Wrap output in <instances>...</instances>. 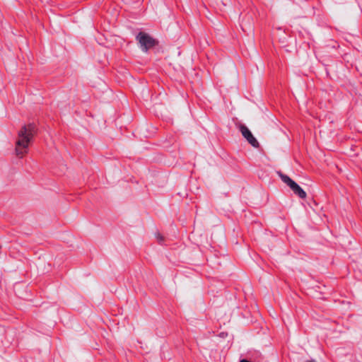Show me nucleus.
Wrapping results in <instances>:
<instances>
[{"instance_id":"2","label":"nucleus","mask_w":362,"mask_h":362,"mask_svg":"<svg viewBox=\"0 0 362 362\" xmlns=\"http://www.w3.org/2000/svg\"><path fill=\"white\" fill-rule=\"evenodd\" d=\"M278 174L281 180L291 188L294 194L302 199L306 197L305 192L296 182L291 180L288 175H284L282 173L279 172Z\"/></svg>"},{"instance_id":"1","label":"nucleus","mask_w":362,"mask_h":362,"mask_svg":"<svg viewBox=\"0 0 362 362\" xmlns=\"http://www.w3.org/2000/svg\"><path fill=\"white\" fill-rule=\"evenodd\" d=\"M35 133L34 124L24 125L18 133V139L16 141V156L22 158L28 151V146Z\"/></svg>"},{"instance_id":"5","label":"nucleus","mask_w":362,"mask_h":362,"mask_svg":"<svg viewBox=\"0 0 362 362\" xmlns=\"http://www.w3.org/2000/svg\"><path fill=\"white\" fill-rule=\"evenodd\" d=\"M156 238L158 242L160 244H162V243H163V241L164 240L163 237L160 234L158 233V234L156 235Z\"/></svg>"},{"instance_id":"4","label":"nucleus","mask_w":362,"mask_h":362,"mask_svg":"<svg viewBox=\"0 0 362 362\" xmlns=\"http://www.w3.org/2000/svg\"><path fill=\"white\" fill-rule=\"evenodd\" d=\"M240 130L243 136L247 139V141L253 146L258 147L259 143L257 139L254 137L250 129L245 125H240Z\"/></svg>"},{"instance_id":"3","label":"nucleus","mask_w":362,"mask_h":362,"mask_svg":"<svg viewBox=\"0 0 362 362\" xmlns=\"http://www.w3.org/2000/svg\"><path fill=\"white\" fill-rule=\"evenodd\" d=\"M136 39L139 41L141 49L145 52L156 45L155 40L144 33H139L136 36Z\"/></svg>"}]
</instances>
